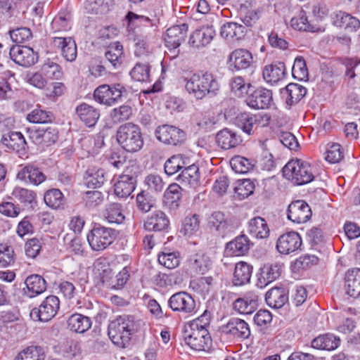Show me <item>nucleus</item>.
<instances>
[{
  "mask_svg": "<svg viewBox=\"0 0 360 360\" xmlns=\"http://www.w3.org/2000/svg\"><path fill=\"white\" fill-rule=\"evenodd\" d=\"M186 91L198 100L213 97L219 89L217 77L209 70H199L184 78Z\"/></svg>",
  "mask_w": 360,
  "mask_h": 360,
  "instance_id": "1",
  "label": "nucleus"
},
{
  "mask_svg": "<svg viewBox=\"0 0 360 360\" xmlns=\"http://www.w3.org/2000/svg\"><path fill=\"white\" fill-rule=\"evenodd\" d=\"M142 321L134 316L123 314L111 321L108 325V334L114 345L121 348L127 347L132 336L141 326Z\"/></svg>",
  "mask_w": 360,
  "mask_h": 360,
  "instance_id": "2",
  "label": "nucleus"
},
{
  "mask_svg": "<svg viewBox=\"0 0 360 360\" xmlns=\"http://www.w3.org/2000/svg\"><path fill=\"white\" fill-rule=\"evenodd\" d=\"M117 141L127 152L136 153L143 146V138L139 126L128 122L121 125L117 131Z\"/></svg>",
  "mask_w": 360,
  "mask_h": 360,
  "instance_id": "3",
  "label": "nucleus"
},
{
  "mask_svg": "<svg viewBox=\"0 0 360 360\" xmlns=\"http://www.w3.org/2000/svg\"><path fill=\"white\" fill-rule=\"evenodd\" d=\"M283 175L296 185H304L314 179L313 167L307 162L296 159L289 161L282 169Z\"/></svg>",
  "mask_w": 360,
  "mask_h": 360,
  "instance_id": "4",
  "label": "nucleus"
},
{
  "mask_svg": "<svg viewBox=\"0 0 360 360\" xmlns=\"http://www.w3.org/2000/svg\"><path fill=\"white\" fill-rule=\"evenodd\" d=\"M117 236V231L115 229L95 224L86 238L93 250L102 251L112 244Z\"/></svg>",
  "mask_w": 360,
  "mask_h": 360,
  "instance_id": "5",
  "label": "nucleus"
},
{
  "mask_svg": "<svg viewBox=\"0 0 360 360\" xmlns=\"http://www.w3.org/2000/svg\"><path fill=\"white\" fill-rule=\"evenodd\" d=\"M167 305L172 311L185 317L193 316L197 312L195 300L186 291L173 294L167 300Z\"/></svg>",
  "mask_w": 360,
  "mask_h": 360,
  "instance_id": "6",
  "label": "nucleus"
},
{
  "mask_svg": "<svg viewBox=\"0 0 360 360\" xmlns=\"http://www.w3.org/2000/svg\"><path fill=\"white\" fill-rule=\"evenodd\" d=\"M126 94L127 90L125 87L120 84L113 85L103 84L95 89L94 97L98 103L112 106L122 101V96Z\"/></svg>",
  "mask_w": 360,
  "mask_h": 360,
  "instance_id": "7",
  "label": "nucleus"
},
{
  "mask_svg": "<svg viewBox=\"0 0 360 360\" xmlns=\"http://www.w3.org/2000/svg\"><path fill=\"white\" fill-rule=\"evenodd\" d=\"M60 308V300L57 296L46 297L39 306L32 309L30 316L33 320L46 322L51 320Z\"/></svg>",
  "mask_w": 360,
  "mask_h": 360,
  "instance_id": "8",
  "label": "nucleus"
},
{
  "mask_svg": "<svg viewBox=\"0 0 360 360\" xmlns=\"http://www.w3.org/2000/svg\"><path fill=\"white\" fill-rule=\"evenodd\" d=\"M16 178L27 185L37 186L44 182L46 176L35 162H28L19 165Z\"/></svg>",
  "mask_w": 360,
  "mask_h": 360,
  "instance_id": "9",
  "label": "nucleus"
},
{
  "mask_svg": "<svg viewBox=\"0 0 360 360\" xmlns=\"http://www.w3.org/2000/svg\"><path fill=\"white\" fill-rule=\"evenodd\" d=\"M265 120L266 124L269 120V117L266 115L252 114L248 112L238 113L234 120L236 126L241 129L243 132L248 135L252 134L258 127L262 125V122Z\"/></svg>",
  "mask_w": 360,
  "mask_h": 360,
  "instance_id": "10",
  "label": "nucleus"
},
{
  "mask_svg": "<svg viewBox=\"0 0 360 360\" xmlns=\"http://www.w3.org/2000/svg\"><path fill=\"white\" fill-rule=\"evenodd\" d=\"M155 136L163 143L175 146L181 145L186 139L184 131L177 127L169 124H163L157 127Z\"/></svg>",
  "mask_w": 360,
  "mask_h": 360,
  "instance_id": "11",
  "label": "nucleus"
},
{
  "mask_svg": "<svg viewBox=\"0 0 360 360\" xmlns=\"http://www.w3.org/2000/svg\"><path fill=\"white\" fill-rule=\"evenodd\" d=\"M184 339L187 345L196 351L209 349L212 345V339L207 330L191 328L190 331H185Z\"/></svg>",
  "mask_w": 360,
  "mask_h": 360,
  "instance_id": "12",
  "label": "nucleus"
},
{
  "mask_svg": "<svg viewBox=\"0 0 360 360\" xmlns=\"http://www.w3.org/2000/svg\"><path fill=\"white\" fill-rule=\"evenodd\" d=\"M246 104L255 110H264L270 107L273 101V93L264 87L252 89L245 100Z\"/></svg>",
  "mask_w": 360,
  "mask_h": 360,
  "instance_id": "13",
  "label": "nucleus"
},
{
  "mask_svg": "<svg viewBox=\"0 0 360 360\" xmlns=\"http://www.w3.org/2000/svg\"><path fill=\"white\" fill-rule=\"evenodd\" d=\"M188 32V25L186 23L176 25L168 28L165 38V45L173 54L172 57H176L179 53L178 48L185 40Z\"/></svg>",
  "mask_w": 360,
  "mask_h": 360,
  "instance_id": "14",
  "label": "nucleus"
},
{
  "mask_svg": "<svg viewBox=\"0 0 360 360\" xmlns=\"http://www.w3.org/2000/svg\"><path fill=\"white\" fill-rule=\"evenodd\" d=\"M221 330L229 337L239 340L248 339L251 334L249 324L245 320L236 317L231 318L221 326Z\"/></svg>",
  "mask_w": 360,
  "mask_h": 360,
  "instance_id": "15",
  "label": "nucleus"
},
{
  "mask_svg": "<svg viewBox=\"0 0 360 360\" xmlns=\"http://www.w3.org/2000/svg\"><path fill=\"white\" fill-rule=\"evenodd\" d=\"M9 55L11 60L22 67H30L38 61V53L27 46L13 45L11 47Z\"/></svg>",
  "mask_w": 360,
  "mask_h": 360,
  "instance_id": "16",
  "label": "nucleus"
},
{
  "mask_svg": "<svg viewBox=\"0 0 360 360\" xmlns=\"http://www.w3.org/2000/svg\"><path fill=\"white\" fill-rule=\"evenodd\" d=\"M312 212L309 205L304 200H298L292 202L287 210L289 220L296 224H303L309 221Z\"/></svg>",
  "mask_w": 360,
  "mask_h": 360,
  "instance_id": "17",
  "label": "nucleus"
},
{
  "mask_svg": "<svg viewBox=\"0 0 360 360\" xmlns=\"http://www.w3.org/2000/svg\"><path fill=\"white\" fill-rule=\"evenodd\" d=\"M302 240L300 234L290 231L280 236L276 242V249L281 254L289 255L300 249Z\"/></svg>",
  "mask_w": 360,
  "mask_h": 360,
  "instance_id": "18",
  "label": "nucleus"
},
{
  "mask_svg": "<svg viewBox=\"0 0 360 360\" xmlns=\"http://www.w3.org/2000/svg\"><path fill=\"white\" fill-rule=\"evenodd\" d=\"M215 35L213 24L203 25L191 34L188 43L191 46L200 49L210 44Z\"/></svg>",
  "mask_w": 360,
  "mask_h": 360,
  "instance_id": "19",
  "label": "nucleus"
},
{
  "mask_svg": "<svg viewBox=\"0 0 360 360\" xmlns=\"http://www.w3.org/2000/svg\"><path fill=\"white\" fill-rule=\"evenodd\" d=\"M143 226L148 231L167 232L169 219L165 212L156 210L147 217Z\"/></svg>",
  "mask_w": 360,
  "mask_h": 360,
  "instance_id": "20",
  "label": "nucleus"
},
{
  "mask_svg": "<svg viewBox=\"0 0 360 360\" xmlns=\"http://www.w3.org/2000/svg\"><path fill=\"white\" fill-rule=\"evenodd\" d=\"M1 142L8 150L24 155L27 148V142L23 135L19 131H8L2 135Z\"/></svg>",
  "mask_w": 360,
  "mask_h": 360,
  "instance_id": "21",
  "label": "nucleus"
},
{
  "mask_svg": "<svg viewBox=\"0 0 360 360\" xmlns=\"http://www.w3.org/2000/svg\"><path fill=\"white\" fill-rule=\"evenodd\" d=\"M283 266L282 264L278 262L264 264L261 268L256 284L257 286L259 288H264L268 284L277 279L281 276Z\"/></svg>",
  "mask_w": 360,
  "mask_h": 360,
  "instance_id": "22",
  "label": "nucleus"
},
{
  "mask_svg": "<svg viewBox=\"0 0 360 360\" xmlns=\"http://www.w3.org/2000/svg\"><path fill=\"white\" fill-rule=\"evenodd\" d=\"M258 306V295L253 292H246L242 297L236 299L233 303L235 311L241 314L253 313Z\"/></svg>",
  "mask_w": 360,
  "mask_h": 360,
  "instance_id": "23",
  "label": "nucleus"
},
{
  "mask_svg": "<svg viewBox=\"0 0 360 360\" xmlns=\"http://www.w3.org/2000/svg\"><path fill=\"white\" fill-rule=\"evenodd\" d=\"M75 114L88 127H94L100 118L99 110L86 103H82L76 107Z\"/></svg>",
  "mask_w": 360,
  "mask_h": 360,
  "instance_id": "24",
  "label": "nucleus"
},
{
  "mask_svg": "<svg viewBox=\"0 0 360 360\" xmlns=\"http://www.w3.org/2000/svg\"><path fill=\"white\" fill-rule=\"evenodd\" d=\"M156 10L153 9L149 12L148 15H138L132 11H129L125 18L127 20L128 27L130 29H135L141 26L153 27L156 25L158 22Z\"/></svg>",
  "mask_w": 360,
  "mask_h": 360,
  "instance_id": "25",
  "label": "nucleus"
},
{
  "mask_svg": "<svg viewBox=\"0 0 360 360\" xmlns=\"http://www.w3.org/2000/svg\"><path fill=\"white\" fill-rule=\"evenodd\" d=\"M307 92L305 87L295 83H290L284 89H281V97L288 108L297 104Z\"/></svg>",
  "mask_w": 360,
  "mask_h": 360,
  "instance_id": "26",
  "label": "nucleus"
},
{
  "mask_svg": "<svg viewBox=\"0 0 360 360\" xmlns=\"http://www.w3.org/2000/svg\"><path fill=\"white\" fill-rule=\"evenodd\" d=\"M265 300L270 307L280 309L288 301V290L283 286H276L268 290Z\"/></svg>",
  "mask_w": 360,
  "mask_h": 360,
  "instance_id": "27",
  "label": "nucleus"
},
{
  "mask_svg": "<svg viewBox=\"0 0 360 360\" xmlns=\"http://www.w3.org/2000/svg\"><path fill=\"white\" fill-rule=\"evenodd\" d=\"M345 293L353 298L360 297V269L347 270L345 278Z\"/></svg>",
  "mask_w": 360,
  "mask_h": 360,
  "instance_id": "28",
  "label": "nucleus"
},
{
  "mask_svg": "<svg viewBox=\"0 0 360 360\" xmlns=\"http://www.w3.org/2000/svg\"><path fill=\"white\" fill-rule=\"evenodd\" d=\"M242 142L240 136L235 131L224 128L216 135V143L223 150H229L237 147Z\"/></svg>",
  "mask_w": 360,
  "mask_h": 360,
  "instance_id": "29",
  "label": "nucleus"
},
{
  "mask_svg": "<svg viewBox=\"0 0 360 360\" xmlns=\"http://www.w3.org/2000/svg\"><path fill=\"white\" fill-rule=\"evenodd\" d=\"M231 66L236 70H245L250 66L253 62L251 52L247 49H238L232 51L229 56Z\"/></svg>",
  "mask_w": 360,
  "mask_h": 360,
  "instance_id": "30",
  "label": "nucleus"
},
{
  "mask_svg": "<svg viewBox=\"0 0 360 360\" xmlns=\"http://www.w3.org/2000/svg\"><path fill=\"white\" fill-rule=\"evenodd\" d=\"M25 284L26 285V288H23L25 295L30 298L41 294L46 290V281L38 274L27 276Z\"/></svg>",
  "mask_w": 360,
  "mask_h": 360,
  "instance_id": "31",
  "label": "nucleus"
},
{
  "mask_svg": "<svg viewBox=\"0 0 360 360\" xmlns=\"http://www.w3.org/2000/svg\"><path fill=\"white\" fill-rule=\"evenodd\" d=\"M136 183V176L127 174L121 175L114 185L115 194L119 198H127L135 189Z\"/></svg>",
  "mask_w": 360,
  "mask_h": 360,
  "instance_id": "32",
  "label": "nucleus"
},
{
  "mask_svg": "<svg viewBox=\"0 0 360 360\" xmlns=\"http://www.w3.org/2000/svg\"><path fill=\"white\" fill-rule=\"evenodd\" d=\"M250 245L248 237L241 234L226 243L225 251L230 256H243L248 252Z\"/></svg>",
  "mask_w": 360,
  "mask_h": 360,
  "instance_id": "33",
  "label": "nucleus"
},
{
  "mask_svg": "<svg viewBox=\"0 0 360 360\" xmlns=\"http://www.w3.org/2000/svg\"><path fill=\"white\" fill-rule=\"evenodd\" d=\"M286 74V69L284 63L275 62L265 66L263 70L264 79L268 83L274 84L283 79Z\"/></svg>",
  "mask_w": 360,
  "mask_h": 360,
  "instance_id": "34",
  "label": "nucleus"
},
{
  "mask_svg": "<svg viewBox=\"0 0 360 360\" xmlns=\"http://www.w3.org/2000/svg\"><path fill=\"white\" fill-rule=\"evenodd\" d=\"M248 232L252 237L264 239L269 237L270 229L264 218L255 217L248 221Z\"/></svg>",
  "mask_w": 360,
  "mask_h": 360,
  "instance_id": "35",
  "label": "nucleus"
},
{
  "mask_svg": "<svg viewBox=\"0 0 360 360\" xmlns=\"http://www.w3.org/2000/svg\"><path fill=\"white\" fill-rule=\"evenodd\" d=\"M252 273V266L245 262L236 263L233 272V284L240 286L248 283Z\"/></svg>",
  "mask_w": 360,
  "mask_h": 360,
  "instance_id": "36",
  "label": "nucleus"
},
{
  "mask_svg": "<svg viewBox=\"0 0 360 360\" xmlns=\"http://www.w3.org/2000/svg\"><path fill=\"white\" fill-rule=\"evenodd\" d=\"M182 188L177 184H172L165 191L163 203L170 210H176L179 206V202L182 197Z\"/></svg>",
  "mask_w": 360,
  "mask_h": 360,
  "instance_id": "37",
  "label": "nucleus"
},
{
  "mask_svg": "<svg viewBox=\"0 0 360 360\" xmlns=\"http://www.w3.org/2000/svg\"><path fill=\"white\" fill-rule=\"evenodd\" d=\"M92 325V321L89 316L75 313L68 319V328L75 333H84L88 330Z\"/></svg>",
  "mask_w": 360,
  "mask_h": 360,
  "instance_id": "38",
  "label": "nucleus"
},
{
  "mask_svg": "<svg viewBox=\"0 0 360 360\" xmlns=\"http://www.w3.org/2000/svg\"><path fill=\"white\" fill-rule=\"evenodd\" d=\"M246 27L241 24L229 22L221 27L220 35L226 39L239 40L246 33Z\"/></svg>",
  "mask_w": 360,
  "mask_h": 360,
  "instance_id": "39",
  "label": "nucleus"
},
{
  "mask_svg": "<svg viewBox=\"0 0 360 360\" xmlns=\"http://www.w3.org/2000/svg\"><path fill=\"white\" fill-rule=\"evenodd\" d=\"M340 340L333 334L320 335L311 341V347L318 349L334 350L340 345Z\"/></svg>",
  "mask_w": 360,
  "mask_h": 360,
  "instance_id": "40",
  "label": "nucleus"
},
{
  "mask_svg": "<svg viewBox=\"0 0 360 360\" xmlns=\"http://www.w3.org/2000/svg\"><path fill=\"white\" fill-rule=\"evenodd\" d=\"M11 195L12 198L19 201L25 207L33 208L37 203V194L32 190L15 187Z\"/></svg>",
  "mask_w": 360,
  "mask_h": 360,
  "instance_id": "41",
  "label": "nucleus"
},
{
  "mask_svg": "<svg viewBox=\"0 0 360 360\" xmlns=\"http://www.w3.org/2000/svg\"><path fill=\"white\" fill-rule=\"evenodd\" d=\"M211 263L210 257L202 252L191 255L188 259L190 268L200 274H204L210 267Z\"/></svg>",
  "mask_w": 360,
  "mask_h": 360,
  "instance_id": "42",
  "label": "nucleus"
},
{
  "mask_svg": "<svg viewBox=\"0 0 360 360\" xmlns=\"http://www.w3.org/2000/svg\"><path fill=\"white\" fill-rule=\"evenodd\" d=\"M105 56L115 69L120 68L124 58L123 46L121 43L116 41L110 44L105 52Z\"/></svg>",
  "mask_w": 360,
  "mask_h": 360,
  "instance_id": "43",
  "label": "nucleus"
},
{
  "mask_svg": "<svg viewBox=\"0 0 360 360\" xmlns=\"http://www.w3.org/2000/svg\"><path fill=\"white\" fill-rule=\"evenodd\" d=\"M210 227L214 229L218 235L224 236L231 231V227L221 212H214L210 217Z\"/></svg>",
  "mask_w": 360,
  "mask_h": 360,
  "instance_id": "44",
  "label": "nucleus"
},
{
  "mask_svg": "<svg viewBox=\"0 0 360 360\" xmlns=\"http://www.w3.org/2000/svg\"><path fill=\"white\" fill-rule=\"evenodd\" d=\"M176 179L179 182L188 184L193 186H196L200 179L198 167L194 164L186 167H184Z\"/></svg>",
  "mask_w": 360,
  "mask_h": 360,
  "instance_id": "45",
  "label": "nucleus"
},
{
  "mask_svg": "<svg viewBox=\"0 0 360 360\" xmlns=\"http://www.w3.org/2000/svg\"><path fill=\"white\" fill-rule=\"evenodd\" d=\"M71 19L69 11H60L51 22V29L54 32H66L71 28Z\"/></svg>",
  "mask_w": 360,
  "mask_h": 360,
  "instance_id": "46",
  "label": "nucleus"
},
{
  "mask_svg": "<svg viewBox=\"0 0 360 360\" xmlns=\"http://www.w3.org/2000/svg\"><path fill=\"white\" fill-rule=\"evenodd\" d=\"M336 18V25L349 32L356 31L360 27V20L349 13L340 11Z\"/></svg>",
  "mask_w": 360,
  "mask_h": 360,
  "instance_id": "47",
  "label": "nucleus"
},
{
  "mask_svg": "<svg viewBox=\"0 0 360 360\" xmlns=\"http://www.w3.org/2000/svg\"><path fill=\"white\" fill-rule=\"evenodd\" d=\"M114 4V0H86L84 8L87 13L103 14L108 12Z\"/></svg>",
  "mask_w": 360,
  "mask_h": 360,
  "instance_id": "48",
  "label": "nucleus"
},
{
  "mask_svg": "<svg viewBox=\"0 0 360 360\" xmlns=\"http://www.w3.org/2000/svg\"><path fill=\"white\" fill-rule=\"evenodd\" d=\"M86 176V184L88 187H101L106 180V173L103 169H88Z\"/></svg>",
  "mask_w": 360,
  "mask_h": 360,
  "instance_id": "49",
  "label": "nucleus"
},
{
  "mask_svg": "<svg viewBox=\"0 0 360 360\" xmlns=\"http://www.w3.org/2000/svg\"><path fill=\"white\" fill-rule=\"evenodd\" d=\"M229 85L231 91L238 97L247 96L248 94L254 89V86L240 76L234 77L230 79Z\"/></svg>",
  "mask_w": 360,
  "mask_h": 360,
  "instance_id": "50",
  "label": "nucleus"
},
{
  "mask_svg": "<svg viewBox=\"0 0 360 360\" xmlns=\"http://www.w3.org/2000/svg\"><path fill=\"white\" fill-rule=\"evenodd\" d=\"M105 217L109 223L122 224L125 219L122 206L119 203L109 204L105 210Z\"/></svg>",
  "mask_w": 360,
  "mask_h": 360,
  "instance_id": "51",
  "label": "nucleus"
},
{
  "mask_svg": "<svg viewBox=\"0 0 360 360\" xmlns=\"http://www.w3.org/2000/svg\"><path fill=\"white\" fill-rule=\"evenodd\" d=\"M200 217L193 214L185 217L180 232L186 236L195 235L200 229Z\"/></svg>",
  "mask_w": 360,
  "mask_h": 360,
  "instance_id": "52",
  "label": "nucleus"
},
{
  "mask_svg": "<svg viewBox=\"0 0 360 360\" xmlns=\"http://www.w3.org/2000/svg\"><path fill=\"white\" fill-rule=\"evenodd\" d=\"M45 353L41 347L30 346L18 354L14 360H44Z\"/></svg>",
  "mask_w": 360,
  "mask_h": 360,
  "instance_id": "53",
  "label": "nucleus"
},
{
  "mask_svg": "<svg viewBox=\"0 0 360 360\" xmlns=\"http://www.w3.org/2000/svg\"><path fill=\"white\" fill-rule=\"evenodd\" d=\"M150 70L148 64L137 63L130 71V76L132 79L137 82H150Z\"/></svg>",
  "mask_w": 360,
  "mask_h": 360,
  "instance_id": "54",
  "label": "nucleus"
},
{
  "mask_svg": "<svg viewBox=\"0 0 360 360\" xmlns=\"http://www.w3.org/2000/svg\"><path fill=\"white\" fill-rule=\"evenodd\" d=\"M42 74L48 79H60L63 76L61 67L56 63L47 59L41 68Z\"/></svg>",
  "mask_w": 360,
  "mask_h": 360,
  "instance_id": "55",
  "label": "nucleus"
},
{
  "mask_svg": "<svg viewBox=\"0 0 360 360\" xmlns=\"http://www.w3.org/2000/svg\"><path fill=\"white\" fill-rule=\"evenodd\" d=\"M54 119L53 114L45 110L36 108L27 115V120L30 122L37 124L51 123Z\"/></svg>",
  "mask_w": 360,
  "mask_h": 360,
  "instance_id": "56",
  "label": "nucleus"
},
{
  "mask_svg": "<svg viewBox=\"0 0 360 360\" xmlns=\"http://www.w3.org/2000/svg\"><path fill=\"white\" fill-rule=\"evenodd\" d=\"M45 203L53 209L59 208L64 203L63 193L57 188H52L47 191L44 197Z\"/></svg>",
  "mask_w": 360,
  "mask_h": 360,
  "instance_id": "57",
  "label": "nucleus"
},
{
  "mask_svg": "<svg viewBox=\"0 0 360 360\" xmlns=\"http://www.w3.org/2000/svg\"><path fill=\"white\" fill-rule=\"evenodd\" d=\"M291 26L297 30L315 32L316 28L308 21L306 12L301 10L297 16L292 18L290 20Z\"/></svg>",
  "mask_w": 360,
  "mask_h": 360,
  "instance_id": "58",
  "label": "nucleus"
},
{
  "mask_svg": "<svg viewBox=\"0 0 360 360\" xmlns=\"http://www.w3.org/2000/svg\"><path fill=\"white\" fill-rule=\"evenodd\" d=\"M15 260L13 248L7 243H0V268L13 265Z\"/></svg>",
  "mask_w": 360,
  "mask_h": 360,
  "instance_id": "59",
  "label": "nucleus"
},
{
  "mask_svg": "<svg viewBox=\"0 0 360 360\" xmlns=\"http://www.w3.org/2000/svg\"><path fill=\"white\" fill-rule=\"evenodd\" d=\"M292 75L295 79L300 81H307L308 79V69L303 57L298 56L295 59Z\"/></svg>",
  "mask_w": 360,
  "mask_h": 360,
  "instance_id": "60",
  "label": "nucleus"
},
{
  "mask_svg": "<svg viewBox=\"0 0 360 360\" xmlns=\"http://www.w3.org/2000/svg\"><path fill=\"white\" fill-rule=\"evenodd\" d=\"M254 190V182L249 179L238 181L237 185L234 188L235 193L240 200L248 198L249 195L253 193Z\"/></svg>",
  "mask_w": 360,
  "mask_h": 360,
  "instance_id": "61",
  "label": "nucleus"
},
{
  "mask_svg": "<svg viewBox=\"0 0 360 360\" xmlns=\"http://www.w3.org/2000/svg\"><path fill=\"white\" fill-rule=\"evenodd\" d=\"M184 167V161L181 155H174L166 160L164 169L165 173L168 176H172L182 169Z\"/></svg>",
  "mask_w": 360,
  "mask_h": 360,
  "instance_id": "62",
  "label": "nucleus"
},
{
  "mask_svg": "<svg viewBox=\"0 0 360 360\" xmlns=\"http://www.w3.org/2000/svg\"><path fill=\"white\" fill-rule=\"evenodd\" d=\"M64 242L68 250L77 255H81L84 252L83 243L82 239L75 236L67 233L64 236Z\"/></svg>",
  "mask_w": 360,
  "mask_h": 360,
  "instance_id": "63",
  "label": "nucleus"
},
{
  "mask_svg": "<svg viewBox=\"0 0 360 360\" xmlns=\"http://www.w3.org/2000/svg\"><path fill=\"white\" fill-rule=\"evenodd\" d=\"M144 184L151 192L159 193L165 187V182L160 175L150 174L145 177Z\"/></svg>",
  "mask_w": 360,
  "mask_h": 360,
  "instance_id": "64",
  "label": "nucleus"
}]
</instances>
